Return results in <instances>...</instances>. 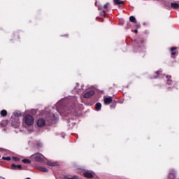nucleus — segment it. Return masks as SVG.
Instances as JSON below:
<instances>
[{
  "label": "nucleus",
  "instance_id": "nucleus-12",
  "mask_svg": "<svg viewBox=\"0 0 179 179\" xmlns=\"http://www.w3.org/2000/svg\"><path fill=\"white\" fill-rule=\"evenodd\" d=\"M95 108H96V111H100V110H101V103H97L95 105Z\"/></svg>",
  "mask_w": 179,
  "mask_h": 179
},
{
  "label": "nucleus",
  "instance_id": "nucleus-19",
  "mask_svg": "<svg viewBox=\"0 0 179 179\" xmlns=\"http://www.w3.org/2000/svg\"><path fill=\"white\" fill-rule=\"evenodd\" d=\"M47 164L48 166H57V162H48Z\"/></svg>",
  "mask_w": 179,
  "mask_h": 179
},
{
  "label": "nucleus",
  "instance_id": "nucleus-20",
  "mask_svg": "<svg viewBox=\"0 0 179 179\" xmlns=\"http://www.w3.org/2000/svg\"><path fill=\"white\" fill-rule=\"evenodd\" d=\"M114 3H115V5H121L123 2L121 1V0H114Z\"/></svg>",
  "mask_w": 179,
  "mask_h": 179
},
{
  "label": "nucleus",
  "instance_id": "nucleus-9",
  "mask_svg": "<svg viewBox=\"0 0 179 179\" xmlns=\"http://www.w3.org/2000/svg\"><path fill=\"white\" fill-rule=\"evenodd\" d=\"M108 3H106L105 5L102 6L101 7V10H103V12H107V8H108Z\"/></svg>",
  "mask_w": 179,
  "mask_h": 179
},
{
  "label": "nucleus",
  "instance_id": "nucleus-7",
  "mask_svg": "<svg viewBox=\"0 0 179 179\" xmlns=\"http://www.w3.org/2000/svg\"><path fill=\"white\" fill-rule=\"evenodd\" d=\"M169 178L170 179H175L176 178V171L174 170L171 169L170 171L169 175Z\"/></svg>",
  "mask_w": 179,
  "mask_h": 179
},
{
  "label": "nucleus",
  "instance_id": "nucleus-4",
  "mask_svg": "<svg viewBox=\"0 0 179 179\" xmlns=\"http://www.w3.org/2000/svg\"><path fill=\"white\" fill-rule=\"evenodd\" d=\"M103 101L106 106H108V104L113 102V98H111V96L105 97Z\"/></svg>",
  "mask_w": 179,
  "mask_h": 179
},
{
  "label": "nucleus",
  "instance_id": "nucleus-3",
  "mask_svg": "<svg viewBox=\"0 0 179 179\" xmlns=\"http://www.w3.org/2000/svg\"><path fill=\"white\" fill-rule=\"evenodd\" d=\"M94 94V90H90L87 92L85 94H84V97L85 99H89L90 97H92V96H93Z\"/></svg>",
  "mask_w": 179,
  "mask_h": 179
},
{
  "label": "nucleus",
  "instance_id": "nucleus-8",
  "mask_svg": "<svg viewBox=\"0 0 179 179\" xmlns=\"http://www.w3.org/2000/svg\"><path fill=\"white\" fill-rule=\"evenodd\" d=\"M12 170H22V165H16L15 164H13L11 165Z\"/></svg>",
  "mask_w": 179,
  "mask_h": 179
},
{
  "label": "nucleus",
  "instance_id": "nucleus-17",
  "mask_svg": "<svg viewBox=\"0 0 179 179\" xmlns=\"http://www.w3.org/2000/svg\"><path fill=\"white\" fill-rule=\"evenodd\" d=\"M168 85H171L172 82L170 79H171V76H166Z\"/></svg>",
  "mask_w": 179,
  "mask_h": 179
},
{
  "label": "nucleus",
  "instance_id": "nucleus-6",
  "mask_svg": "<svg viewBox=\"0 0 179 179\" xmlns=\"http://www.w3.org/2000/svg\"><path fill=\"white\" fill-rule=\"evenodd\" d=\"M38 127H44L45 125V120L44 119H39L37 122Z\"/></svg>",
  "mask_w": 179,
  "mask_h": 179
},
{
  "label": "nucleus",
  "instance_id": "nucleus-14",
  "mask_svg": "<svg viewBox=\"0 0 179 179\" xmlns=\"http://www.w3.org/2000/svg\"><path fill=\"white\" fill-rule=\"evenodd\" d=\"M0 114L2 117H6L8 112L6 110H2L0 113Z\"/></svg>",
  "mask_w": 179,
  "mask_h": 179
},
{
  "label": "nucleus",
  "instance_id": "nucleus-10",
  "mask_svg": "<svg viewBox=\"0 0 179 179\" xmlns=\"http://www.w3.org/2000/svg\"><path fill=\"white\" fill-rule=\"evenodd\" d=\"M38 169L39 170V171H43V173H47V171H48V169L43 166H39Z\"/></svg>",
  "mask_w": 179,
  "mask_h": 179
},
{
  "label": "nucleus",
  "instance_id": "nucleus-15",
  "mask_svg": "<svg viewBox=\"0 0 179 179\" xmlns=\"http://www.w3.org/2000/svg\"><path fill=\"white\" fill-rule=\"evenodd\" d=\"M174 50H177V48H171V51L172 52H171V57H172V58H174V55H176V52H173Z\"/></svg>",
  "mask_w": 179,
  "mask_h": 179
},
{
  "label": "nucleus",
  "instance_id": "nucleus-1",
  "mask_svg": "<svg viewBox=\"0 0 179 179\" xmlns=\"http://www.w3.org/2000/svg\"><path fill=\"white\" fill-rule=\"evenodd\" d=\"M22 124L24 127H31L34 124V117L30 114H26L23 115Z\"/></svg>",
  "mask_w": 179,
  "mask_h": 179
},
{
  "label": "nucleus",
  "instance_id": "nucleus-21",
  "mask_svg": "<svg viewBox=\"0 0 179 179\" xmlns=\"http://www.w3.org/2000/svg\"><path fill=\"white\" fill-rule=\"evenodd\" d=\"M2 160H7L8 162H9L10 160V157H2Z\"/></svg>",
  "mask_w": 179,
  "mask_h": 179
},
{
  "label": "nucleus",
  "instance_id": "nucleus-24",
  "mask_svg": "<svg viewBox=\"0 0 179 179\" xmlns=\"http://www.w3.org/2000/svg\"><path fill=\"white\" fill-rule=\"evenodd\" d=\"M13 160L14 161V162H19V160H20L19 158H17V157H13Z\"/></svg>",
  "mask_w": 179,
  "mask_h": 179
},
{
  "label": "nucleus",
  "instance_id": "nucleus-23",
  "mask_svg": "<svg viewBox=\"0 0 179 179\" xmlns=\"http://www.w3.org/2000/svg\"><path fill=\"white\" fill-rule=\"evenodd\" d=\"M65 179H78V176H73V178L65 177Z\"/></svg>",
  "mask_w": 179,
  "mask_h": 179
},
{
  "label": "nucleus",
  "instance_id": "nucleus-27",
  "mask_svg": "<svg viewBox=\"0 0 179 179\" xmlns=\"http://www.w3.org/2000/svg\"><path fill=\"white\" fill-rule=\"evenodd\" d=\"M0 178L5 179V178L0 176Z\"/></svg>",
  "mask_w": 179,
  "mask_h": 179
},
{
  "label": "nucleus",
  "instance_id": "nucleus-25",
  "mask_svg": "<svg viewBox=\"0 0 179 179\" xmlns=\"http://www.w3.org/2000/svg\"><path fill=\"white\" fill-rule=\"evenodd\" d=\"M160 73H162V70H159L158 71L156 72V74L157 76L160 75Z\"/></svg>",
  "mask_w": 179,
  "mask_h": 179
},
{
  "label": "nucleus",
  "instance_id": "nucleus-26",
  "mask_svg": "<svg viewBox=\"0 0 179 179\" xmlns=\"http://www.w3.org/2000/svg\"><path fill=\"white\" fill-rule=\"evenodd\" d=\"M134 33H138V29H135Z\"/></svg>",
  "mask_w": 179,
  "mask_h": 179
},
{
  "label": "nucleus",
  "instance_id": "nucleus-11",
  "mask_svg": "<svg viewBox=\"0 0 179 179\" xmlns=\"http://www.w3.org/2000/svg\"><path fill=\"white\" fill-rule=\"evenodd\" d=\"M171 8H173V9H178L179 4L177 3H171Z\"/></svg>",
  "mask_w": 179,
  "mask_h": 179
},
{
  "label": "nucleus",
  "instance_id": "nucleus-28",
  "mask_svg": "<svg viewBox=\"0 0 179 179\" xmlns=\"http://www.w3.org/2000/svg\"><path fill=\"white\" fill-rule=\"evenodd\" d=\"M66 101H68V99H65V103H66Z\"/></svg>",
  "mask_w": 179,
  "mask_h": 179
},
{
  "label": "nucleus",
  "instance_id": "nucleus-22",
  "mask_svg": "<svg viewBox=\"0 0 179 179\" xmlns=\"http://www.w3.org/2000/svg\"><path fill=\"white\" fill-rule=\"evenodd\" d=\"M76 90H80L82 89V87L79 88V83L76 84V86L75 87Z\"/></svg>",
  "mask_w": 179,
  "mask_h": 179
},
{
  "label": "nucleus",
  "instance_id": "nucleus-13",
  "mask_svg": "<svg viewBox=\"0 0 179 179\" xmlns=\"http://www.w3.org/2000/svg\"><path fill=\"white\" fill-rule=\"evenodd\" d=\"M59 106H62V107H64V100L59 101L56 104L57 108H58V107H59Z\"/></svg>",
  "mask_w": 179,
  "mask_h": 179
},
{
  "label": "nucleus",
  "instance_id": "nucleus-5",
  "mask_svg": "<svg viewBox=\"0 0 179 179\" xmlns=\"http://www.w3.org/2000/svg\"><path fill=\"white\" fill-rule=\"evenodd\" d=\"M83 176L86 177V178H93V173L90 172V171H86L83 173Z\"/></svg>",
  "mask_w": 179,
  "mask_h": 179
},
{
  "label": "nucleus",
  "instance_id": "nucleus-29",
  "mask_svg": "<svg viewBox=\"0 0 179 179\" xmlns=\"http://www.w3.org/2000/svg\"><path fill=\"white\" fill-rule=\"evenodd\" d=\"M0 157H1V155H0Z\"/></svg>",
  "mask_w": 179,
  "mask_h": 179
},
{
  "label": "nucleus",
  "instance_id": "nucleus-2",
  "mask_svg": "<svg viewBox=\"0 0 179 179\" xmlns=\"http://www.w3.org/2000/svg\"><path fill=\"white\" fill-rule=\"evenodd\" d=\"M32 157H34V160H36V162H43V160H44V159H45V157H44V156L42 154L40 153H36L31 155Z\"/></svg>",
  "mask_w": 179,
  "mask_h": 179
},
{
  "label": "nucleus",
  "instance_id": "nucleus-18",
  "mask_svg": "<svg viewBox=\"0 0 179 179\" xmlns=\"http://www.w3.org/2000/svg\"><path fill=\"white\" fill-rule=\"evenodd\" d=\"M130 22H132V23L136 24V18H135L134 16H131L129 17Z\"/></svg>",
  "mask_w": 179,
  "mask_h": 179
},
{
  "label": "nucleus",
  "instance_id": "nucleus-16",
  "mask_svg": "<svg viewBox=\"0 0 179 179\" xmlns=\"http://www.w3.org/2000/svg\"><path fill=\"white\" fill-rule=\"evenodd\" d=\"M22 162L25 164H30V163H31V161L29 160L28 159H24L22 160Z\"/></svg>",
  "mask_w": 179,
  "mask_h": 179
}]
</instances>
